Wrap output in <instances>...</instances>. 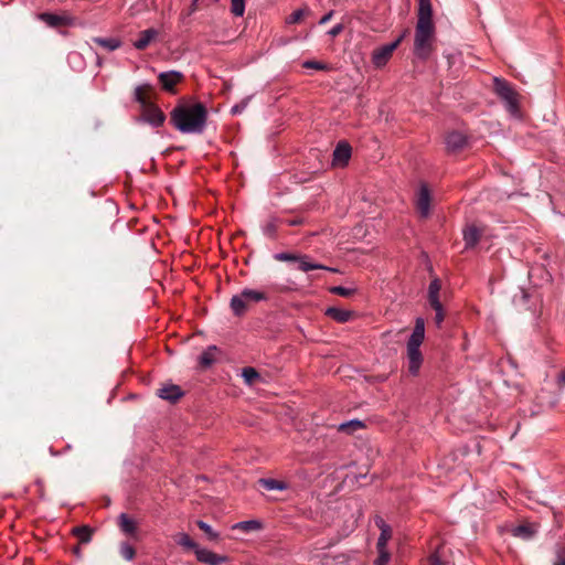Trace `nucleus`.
Masks as SVG:
<instances>
[{
	"instance_id": "1",
	"label": "nucleus",
	"mask_w": 565,
	"mask_h": 565,
	"mask_svg": "<svg viewBox=\"0 0 565 565\" xmlns=\"http://www.w3.org/2000/svg\"><path fill=\"white\" fill-rule=\"evenodd\" d=\"M173 126L182 134H201L206 125L207 110L202 103H181L170 114Z\"/></svg>"
},
{
	"instance_id": "2",
	"label": "nucleus",
	"mask_w": 565,
	"mask_h": 565,
	"mask_svg": "<svg viewBox=\"0 0 565 565\" xmlns=\"http://www.w3.org/2000/svg\"><path fill=\"white\" fill-rule=\"evenodd\" d=\"M433 12H418L415 29L414 54L422 60H427L433 52L435 26L431 20Z\"/></svg>"
},
{
	"instance_id": "3",
	"label": "nucleus",
	"mask_w": 565,
	"mask_h": 565,
	"mask_svg": "<svg viewBox=\"0 0 565 565\" xmlns=\"http://www.w3.org/2000/svg\"><path fill=\"white\" fill-rule=\"evenodd\" d=\"M425 338V321L423 318H417L415 328L407 342V360L408 371L411 374L416 375L423 362V355L419 350L420 344Z\"/></svg>"
},
{
	"instance_id": "4",
	"label": "nucleus",
	"mask_w": 565,
	"mask_h": 565,
	"mask_svg": "<svg viewBox=\"0 0 565 565\" xmlns=\"http://www.w3.org/2000/svg\"><path fill=\"white\" fill-rule=\"evenodd\" d=\"M266 299L263 291L254 289H244L231 299V308L236 316H242L249 307Z\"/></svg>"
},
{
	"instance_id": "5",
	"label": "nucleus",
	"mask_w": 565,
	"mask_h": 565,
	"mask_svg": "<svg viewBox=\"0 0 565 565\" xmlns=\"http://www.w3.org/2000/svg\"><path fill=\"white\" fill-rule=\"evenodd\" d=\"M493 89L495 94L505 103L508 110L512 114H515L519 108L518 93L512 88V86L507 81L494 77Z\"/></svg>"
},
{
	"instance_id": "6",
	"label": "nucleus",
	"mask_w": 565,
	"mask_h": 565,
	"mask_svg": "<svg viewBox=\"0 0 565 565\" xmlns=\"http://www.w3.org/2000/svg\"><path fill=\"white\" fill-rule=\"evenodd\" d=\"M396 50V43H390L377 47L372 53V63L375 67L381 68L390 61L393 52Z\"/></svg>"
},
{
	"instance_id": "7",
	"label": "nucleus",
	"mask_w": 565,
	"mask_h": 565,
	"mask_svg": "<svg viewBox=\"0 0 565 565\" xmlns=\"http://www.w3.org/2000/svg\"><path fill=\"white\" fill-rule=\"evenodd\" d=\"M141 118L153 127H160L166 120L164 114L152 103L141 109Z\"/></svg>"
},
{
	"instance_id": "8",
	"label": "nucleus",
	"mask_w": 565,
	"mask_h": 565,
	"mask_svg": "<svg viewBox=\"0 0 565 565\" xmlns=\"http://www.w3.org/2000/svg\"><path fill=\"white\" fill-rule=\"evenodd\" d=\"M448 152H459L467 146V137L459 131H451L445 139Z\"/></svg>"
},
{
	"instance_id": "9",
	"label": "nucleus",
	"mask_w": 565,
	"mask_h": 565,
	"mask_svg": "<svg viewBox=\"0 0 565 565\" xmlns=\"http://www.w3.org/2000/svg\"><path fill=\"white\" fill-rule=\"evenodd\" d=\"M194 554L200 563L206 565H221L222 563L227 561L225 556L215 554L214 552L200 546H198Z\"/></svg>"
},
{
	"instance_id": "10",
	"label": "nucleus",
	"mask_w": 565,
	"mask_h": 565,
	"mask_svg": "<svg viewBox=\"0 0 565 565\" xmlns=\"http://www.w3.org/2000/svg\"><path fill=\"white\" fill-rule=\"evenodd\" d=\"M416 206L423 217L428 216L430 211V194L426 185H422L419 189Z\"/></svg>"
},
{
	"instance_id": "11",
	"label": "nucleus",
	"mask_w": 565,
	"mask_h": 565,
	"mask_svg": "<svg viewBox=\"0 0 565 565\" xmlns=\"http://www.w3.org/2000/svg\"><path fill=\"white\" fill-rule=\"evenodd\" d=\"M351 157V147L347 142H339L333 151V164L343 167Z\"/></svg>"
},
{
	"instance_id": "12",
	"label": "nucleus",
	"mask_w": 565,
	"mask_h": 565,
	"mask_svg": "<svg viewBox=\"0 0 565 565\" xmlns=\"http://www.w3.org/2000/svg\"><path fill=\"white\" fill-rule=\"evenodd\" d=\"M183 75L177 71L163 72L159 74V82L168 92H173V87L181 82Z\"/></svg>"
},
{
	"instance_id": "13",
	"label": "nucleus",
	"mask_w": 565,
	"mask_h": 565,
	"mask_svg": "<svg viewBox=\"0 0 565 565\" xmlns=\"http://www.w3.org/2000/svg\"><path fill=\"white\" fill-rule=\"evenodd\" d=\"M39 18L49 26L57 28L72 24V19L66 15H56L52 13H41Z\"/></svg>"
},
{
	"instance_id": "14",
	"label": "nucleus",
	"mask_w": 565,
	"mask_h": 565,
	"mask_svg": "<svg viewBox=\"0 0 565 565\" xmlns=\"http://www.w3.org/2000/svg\"><path fill=\"white\" fill-rule=\"evenodd\" d=\"M159 32L156 29H147L139 33V38L134 42L137 50H145L157 36Z\"/></svg>"
},
{
	"instance_id": "15",
	"label": "nucleus",
	"mask_w": 565,
	"mask_h": 565,
	"mask_svg": "<svg viewBox=\"0 0 565 565\" xmlns=\"http://www.w3.org/2000/svg\"><path fill=\"white\" fill-rule=\"evenodd\" d=\"M298 268L301 271H309L313 269H324L329 271H338L335 268L327 267L317 263H312L307 255H299L297 258Z\"/></svg>"
},
{
	"instance_id": "16",
	"label": "nucleus",
	"mask_w": 565,
	"mask_h": 565,
	"mask_svg": "<svg viewBox=\"0 0 565 565\" xmlns=\"http://www.w3.org/2000/svg\"><path fill=\"white\" fill-rule=\"evenodd\" d=\"M182 391L178 385H166L158 390V395L162 399L175 402L182 396Z\"/></svg>"
},
{
	"instance_id": "17",
	"label": "nucleus",
	"mask_w": 565,
	"mask_h": 565,
	"mask_svg": "<svg viewBox=\"0 0 565 565\" xmlns=\"http://www.w3.org/2000/svg\"><path fill=\"white\" fill-rule=\"evenodd\" d=\"M326 315L337 322L343 323L352 318L353 312L341 308L330 307L326 310Z\"/></svg>"
},
{
	"instance_id": "18",
	"label": "nucleus",
	"mask_w": 565,
	"mask_h": 565,
	"mask_svg": "<svg viewBox=\"0 0 565 565\" xmlns=\"http://www.w3.org/2000/svg\"><path fill=\"white\" fill-rule=\"evenodd\" d=\"M441 289L440 280L435 278L430 281L428 288V300L431 307H439V291Z\"/></svg>"
},
{
	"instance_id": "19",
	"label": "nucleus",
	"mask_w": 565,
	"mask_h": 565,
	"mask_svg": "<svg viewBox=\"0 0 565 565\" xmlns=\"http://www.w3.org/2000/svg\"><path fill=\"white\" fill-rule=\"evenodd\" d=\"M376 524L381 529V535L376 544L377 548H386V544L392 536L391 527L382 519H379Z\"/></svg>"
},
{
	"instance_id": "20",
	"label": "nucleus",
	"mask_w": 565,
	"mask_h": 565,
	"mask_svg": "<svg viewBox=\"0 0 565 565\" xmlns=\"http://www.w3.org/2000/svg\"><path fill=\"white\" fill-rule=\"evenodd\" d=\"M480 235L481 232L478 227H476L475 225H469L463 231V239L466 243V247H473L478 243Z\"/></svg>"
},
{
	"instance_id": "21",
	"label": "nucleus",
	"mask_w": 565,
	"mask_h": 565,
	"mask_svg": "<svg viewBox=\"0 0 565 565\" xmlns=\"http://www.w3.org/2000/svg\"><path fill=\"white\" fill-rule=\"evenodd\" d=\"M175 543L184 550H191L195 553L198 544L185 532H179L173 536Z\"/></svg>"
},
{
	"instance_id": "22",
	"label": "nucleus",
	"mask_w": 565,
	"mask_h": 565,
	"mask_svg": "<svg viewBox=\"0 0 565 565\" xmlns=\"http://www.w3.org/2000/svg\"><path fill=\"white\" fill-rule=\"evenodd\" d=\"M535 533H536V527L534 525H532V524L519 525V526H515L512 530V534L515 537H520V539H523V540L532 539Z\"/></svg>"
},
{
	"instance_id": "23",
	"label": "nucleus",
	"mask_w": 565,
	"mask_h": 565,
	"mask_svg": "<svg viewBox=\"0 0 565 565\" xmlns=\"http://www.w3.org/2000/svg\"><path fill=\"white\" fill-rule=\"evenodd\" d=\"M119 527L124 533L134 535L137 531V523L127 514L122 513L119 516Z\"/></svg>"
},
{
	"instance_id": "24",
	"label": "nucleus",
	"mask_w": 565,
	"mask_h": 565,
	"mask_svg": "<svg viewBox=\"0 0 565 565\" xmlns=\"http://www.w3.org/2000/svg\"><path fill=\"white\" fill-rule=\"evenodd\" d=\"M93 42L107 51H114L120 47L121 42L116 38H94Z\"/></svg>"
},
{
	"instance_id": "25",
	"label": "nucleus",
	"mask_w": 565,
	"mask_h": 565,
	"mask_svg": "<svg viewBox=\"0 0 565 565\" xmlns=\"http://www.w3.org/2000/svg\"><path fill=\"white\" fill-rule=\"evenodd\" d=\"M149 90H150V86L148 84L137 86L135 89V99L137 103H139L140 109H142L145 106L150 104V102L147 97V93Z\"/></svg>"
},
{
	"instance_id": "26",
	"label": "nucleus",
	"mask_w": 565,
	"mask_h": 565,
	"mask_svg": "<svg viewBox=\"0 0 565 565\" xmlns=\"http://www.w3.org/2000/svg\"><path fill=\"white\" fill-rule=\"evenodd\" d=\"M311 11L308 7H302L295 10L290 15L286 18L287 24L300 23L306 17L310 15Z\"/></svg>"
},
{
	"instance_id": "27",
	"label": "nucleus",
	"mask_w": 565,
	"mask_h": 565,
	"mask_svg": "<svg viewBox=\"0 0 565 565\" xmlns=\"http://www.w3.org/2000/svg\"><path fill=\"white\" fill-rule=\"evenodd\" d=\"M259 483L266 489V490H286L287 483L280 480L276 479H260Z\"/></svg>"
},
{
	"instance_id": "28",
	"label": "nucleus",
	"mask_w": 565,
	"mask_h": 565,
	"mask_svg": "<svg viewBox=\"0 0 565 565\" xmlns=\"http://www.w3.org/2000/svg\"><path fill=\"white\" fill-rule=\"evenodd\" d=\"M216 353H217V348L216 347H210L200 356L201 365L204 366V367L210 366L215 361Z\"/></svg>"
},
{
	"instance_id": "29",
	"label": "nucleus",
	"mask_w": 565,
	"mask_h": 565,
	"mask_svg": "<svg viewBox=\"0 0 565 565\" xmlns=\"http://www.w3.org/2000/svg\"><path fill=\"white\" fill-rule=\"evenodd\" d=\"M73 534L76 535L81 543H88L92 539V529L83 525L73 529Z\"/></svg>"
},
{
	"instance_id": "30",
	"label": "nucleus",
	"mask_w": 565,
	"mask_h": 565,
	"mask_svg": "<svg viewBox=\"0 0 565 565\" xmlns=\"http://www.w3.org/2000/svg\"><path fill=\"white\" fill-rule=\"evenodd\" d=\"M242 376L248 385H253L260 377L259 373L254 367H244Z\"/></svg>"
},
{
	"instance_id": "31",
	"label": "nucleus",
	"mask_w": 565,
	"mask_h": 565,
	"mask_svg": "<svg viewBox=\"0 0 565 565\" xmlns=\"http://www.w3.org/2000/svg\"><path fill=\"white\" fill-rule=\"evenodd\" d=\"M119 553L126 561H132L136 555L135 548L127 542L120 544Z\"/></svg>"
},
{
	"instance_id": "32",
	"label": "nucleus",
	"mask_w": 565,
	"mask_h": 565,
	"mask_svg": "<svg viewBox=\"0 0 565 565\" xmlns=\"http://www.w3.org/2000/svg\"><path fill=\"white\" fill-rule=\"evenodd\" d=\"M196 525L199 526L200 530H202L209 540L211 541H217L220 535L217 532H215L211 525H209L207 523L203 522V521H198L196 522Z\"/></svg>"
},
{
	"instance_id": "33",
	"label": "nucleus",
	"mask_w": 565,
	"mask_h": 565,
	"mask_svg": "<svg viewBox=\"0 0 565 565\" xmlns=\"http://www.w3.org/2000/svg\"><path fill=\"white\" fill-rule=\"evenodd\" d=\"M234 529H239V530L247 531V532L255 531V530L260 529V523L255 520L243 521V522L235 524Z\"/></svg>"
},
{
	"instance_id": "34",
	"label": "nucleus",
	"mask_w": 565,
	"mask_h": 565,
	"mask_svg": "<svg viewBox=\"0 0 565 565\" xmlns=\"http://www.w3.org/2000/svg\"><path fill=\"white\" fill-rule=\"evenodd\" d=\"M231 12L236 17H242L245 12L244 0H231Z\"/></svg>"
},
{
	"instance_id": "35",
	"label": "nucleus",
	"mask_w": 565,
	"mask_h": 565,
	"mask_svg": "<svg viewBox=\"0 0 565 565\" xmlns=\"http://www.w3.org/2000/svg\"><path fill=\"white\" fill-rule=\"evenodd\" d=\"M362 427H363V424L360 420H351V422L341 424L339 426V430L347 431V433H352V431H355L356 429H360Z\"/></svg>"
},
{
	"instance_id": "36",
	"label": "nucleus",
	"mask_w": 565,
	"mask_h": 565,
	"mask_svg": "<svg viewBox=\"0 0 565 565\" xmlns=\"http://www.w3.org/2000/svg\"><path fill=\"white\" fill-rule=\"evenodd\" d=\"M330 291L334 295H339L341 297H350L354 294V289L352 288H345L341 286L332 287Z\"/></svg>"
},
{
	"instance_id": "37",
	"label": "nucleus",
	"mask_w": 565,
	"mask_h": 565,
	"mask_svg": "<svg viewBox=\"0 0 565 565\" xmlns=\"http://www.w3.org/2000/svg\"><path fill=\"white\" fill-rule=\"evenodd\" d=\"M379 557L375 561V565H386L391 558L390 553L386 548H377Z\"/></svg>"
},
{
	"instance_id": "38",
	"label": "nucleus",
	"mask_w": 565,
	"mask_h": 565,
	"mask_svg": "<svg viewBox=\"0 0 565 565\" xmlns=\"http://www.w3.org/2000/svg\"><path fill=\"white\" fill-rule=\"evenodd\" d=\"M299 255L290 253H278L274 255V258L279 262H297Z\"/></svg>"
},
{
	"instance_id": "39",
	"label": "nucleus",
	"mask_w": 565,
	"mask_h": 565,
	"mask_svg": "<svg viewBox=\"0 0 565 565\" xmlns=\"http://www.w3.org/2000/svg\"><path fill=\"white\" fill-rule=\"evenodd\" d=\"M553 565H565V548L564 547H557L556 559L554 561Z\"/></svg>"
},
{
	"instance_id": "40",
	"label": "nucleus",
	"mask_w": 565,
	"mask_h": 565,
	"mask_svg": "<svg viewBox=\"0 0 565 565\" xmlns=\"http://www.w3.org/2000/svg\"><path fill=\"white\" fill-rule=\"evenodd\" d=\"M435 311H436V315H435V322L436 324L439 327L441 324V322L444 321V310H443V306L441 303H439V307H431Z\"/></svg>"
},
{
	"instance_id": "41",
	"label": "nucleus",
	"mask_w": 565,
	"mask_h": 565,
	"mask_svg": "<svg viewBox=\"0 0 565 565\" xmlns=\"http://www.w3.org/2000/svg\"><path fill=\"white\" fill-rule=\"evenodd\" d=\"M303 67L306 68H315V70H319V71H322V70H326L327 66L320 62H316V61H307L303 63Z\"/></svg>"
},
{
	"instance_id": "42",
	"label": "nucleus",
	"mask_w": 565,
	"mask_h": 565,
	"mask_svg": "<svg viewBox=\"0 0 565 565\" xmlns=\"http://www.w3.org/2000/svg\"><path fill=\"white\" fill-rule=\"evenodd\" d=\"M310 561H312L316 565H329L330 557L328 555H323L321 558L319 556H311Z\"/></svg>"
},
{
	"instance_id": "43",
	"label": "nucleus",
	"mask_w": 565,
	"mask_h": 565,
	"mask_svg": "<svg viewBox=\"0 0 565 565\" xmlns=\"http://www.w3.org/2000/svg\"><path fill=\"white\" fill-rule=\"evenodd\" d=\"M264 232L266 235L268 236H274L275 232H276V223L274 221H269L265 226H264Z\"/></svg>"
},
{
	"instance_id": "44",
	"label": "nucleus",
	"mask_w": 565,
	"mask_h": 565,
	"mask_svg": "<svg viewBox=\"0 0 565 565\" xmlns=\"http://www.w3.org/2000/svg\"><path fill=\"white\" fill-rule=\"evenodd\" d=\"M426 8H427L428 12H431V4H430V1H429V0H419V8H418V12H424V11H426Z\"/></svg>"
},
{
	"instance_id": "45",
	"label": "nucleus",
	"mask_w": 565,
	"mask_h": 565,
	"mask_svg": "<svg viewBox=\"0 0 565 565\" xmlns=\"http://www.w3.org/2000/svg\"><path fill=\"white\" fill-rule=\"evenodd\" d=\"M343 31V25L341 23L334 25L331 30H329L328 34L332 38H335Z\"/></svg>"
},
{
	"instance_id": "46",
	"label": "nucleus",
	"mask_w": 565,
	"mask_h": 565,
	"mask_svg": "<svg viewBox=\"0 0 565 565\" xmlns=\"http://www.w3.org/2000/svg\"><path fill=\"white\" fill-rule=\"evenodd\" d=\"M247 105V100L243 102L242 104L235 105L232 107V114L236 115L242 113Z\"/></svg>"
},
{
	"instance_id": "47",
	"label": "nucleus",
	"mask_w": 565,
	"mask_h": 565,
	"mask_svg": "<svg viewBox=\"0 0 565 565\" xmlns=\"http://www.w3.org/2000/svg\"><path fill=\"white\" fill-rule=\"evenodd\" d=\"M332 15H333V11H329L327 14H324V15L320 19L319 24H326V23H328V22L331 20Z\"/></svg>"
},
{
	"instance_id": "48",
	"label": "nucleus",
	"mask_w": 565,
	"mask_h": 565,
	"mask_svg": "<svg viewBox=\"0 0 565 565\" xmlns=\"http://www.w3.org/2000/svg\"><path fill=\"white\" fill-rule=\"evenodd\" d=\"M430 565H441L440 558L437 554H434L429 558Z\"/></svg>"
},
{
	"instance_id": "49",
	"label": "nucleus",
	"mask_w": 565,
	"mask_h": 565,
	"mask_svg": "<svg viewBox=\"0 0 565 565\" xmlns=\"http://www.w3.org/2000/svg\"><path fill=\"white\" fill-rule=\"evenodd\" d=\"M408 30H404L403 33L393 42L396 43V49L401 44V42L404 40V38L407 35Z\"/></svg>"
},
{
	"instance_id": "50",
	"label": "nucleus",
	"mask_w": 565,
	"mask_h": 565,
	"mask_svg": "<svg viewBox=\"0 0 565 565\" xmlns=\"http://www.w3.org/2000/svg\"><path fill=\"white\" fill-rule=\"evenodd\" d=\"M408 30H404L403 33L393 42L396 43V49L401 44V42L404 40V38L407 35Z\"/></svg>"
},
{
	"instance_id": "51",
	"label": "nucleus",
	"mask_w": 565,
	"mask_h": 565,
	"mask_svg": "<svg viewBox=\"0 0 565 565\" xmlns=\"http://www.w3.org/2000/svg\"><path fill=\"white\" fill-rule=\"evenodd\" d=\"M408 30H404L403 33L393 42L396 43V49L401 44V42L404 40V38L407 35Z\"/></svg>"
},
{
	"instance_id": "52",
	"label": "nucleus",
	"mask_w": 565,
	"mask_h": 565,
	"mask_svg": "<svg viewBox=\"0 0 565 565\" xmlns=\"http://www.w3.org/2000/svg\"><path fill=\"white\" fill-rule=\"evenodd\" d=\"M199 1L200 0H192V4L190 7L189 14H192L193 12H195L198 10Z\"/></svg>"
},
{
	"instance_id": "53",
	"label": "nucleus",
	"mask_w": 565,
	"mask_h": 565,
	"mask_svg": "<svg viewBox=\"0 0 565 565\" xmlns=\"http://www.w3.org/2000/svg\"><path fill=\"white\" fill-rule=\"evenodd\" d=\"M558 383L565 385V372H562L558 376Z\"/></svg>"
}]
</instances>
